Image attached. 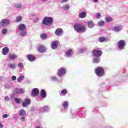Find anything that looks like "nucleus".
<instances>
[{
  "instance_id": "nucleus-1",
  "label": "nucleus",
  "mask_w": 128,
  "mask_h": 128,
  "mask_svg": "<svg viewBox=\"0 0 128 128\" xmlns=\"http://www.w3.org/2000/svg\"><path fill=\"white\" fill-rule=\"evenodd\" d=\"M74 30L76 32H85L86 31V26L80 24L76 23L74 26Z\"/></svg>"
},
{
  "instance_id": "nucleus-2",
  "label": "nucleus",
  "mask_w": 128,
  "mask_h": 128,
  "mask_svg": "<svg viewBox=\"0 0 128 128\" xmlns=\"http://www.w3.org/2000/svg\"><path fill=\"white\" fill-rule=\"evenodd\" d=\"M66 69L64 67H62L59 68L57 72V74L59 78H62L64 76H66Z\"/></svg>"
},
{
  "instance_id": "nucleus-3",
  "label": "nucleus",
  "mask_w": 128,
  "mask_h": 128,
  "mask_svg": "<svg viewBox=\"0 0 128 128\" xmlns=\"http://www.w3.org/2000/svg\"><path fill=\"white\" fill-rule=\"evenodd\" d=\"M95 73L98 76H104V68L98 67L95 70Z\"/></svg>"
},
{
  "instance_id": "nucleus-4",
  "label": "nucleus",
  "mask_w": 128,
  "mask_h": 128,
  "mask_svg": "<svg viewBox=\"0 0 128 128\" xmlns=\"http://www.w3.org/2000/svg\"><path fill=\"white\" fill-rule=\"evenodd\" d=\"M126 46V41L124 40H120L118 43V46L120 50H124V48Z\"/></svg>"
},
{
  "instance_id": "nucleus-5",
  "label": "nucleus",
  "mask_w": 128,
  "mask_h": 128,
  "mask_svg": "<svg viewBox=\"0 0 128 128\" xmlns=\"http://www.w3.org/2000/svg\"><path fill=\"white\" fill-rule=\"evenodd\" d=\"M10 23V19H3L0 21V26H8Z\"/></svg>"
},
{
  "instance_id": "nucleus-6",
  "label": "nucleus",
  "mask_w": 128,
  "mask_h": 128,
  "mask_svg": "<svg viewBox=\"0 0 128 128\" xmlns=\"http://www.w3.org/2000/svg\"><path fill=\"white\" fill-rule=\"evenodd\" d=\"M40 94L41 97L39 96L38 98V99L37 100L38 102H41V100H42V98H46V90L44 89H42L41 90Z\"/></svg>"
},
{
  "instance_id": "nucleus-7",
  "label": "nucleus",
  "mask_w": 128,
  "mask_h": 128,
  "mask_svg": "<svg viewBox=\"0 0 128 128\" xmlns=\"http://www.w3.org/2000/svg\"><path fill=\"white\" fill-rule=\"evenodd\" d=\"M92 54L96 58H100V56H102V52L100 50H93Z\"/></svg>"
},
{
  "instance_id": "nucleus-8",
  "label": "nucleus",
  "mask_w": 128,
  "mask_h": 128,
  "mask_svg": "<svg viewBox=\"0 0 128 128\" xmlns=\"http://www.w3.org/2000/svg\"><path fill=\"white\" fill-rule=\"evenodd\" d=\"M74 55V50L72 49H68L65 52V56L66 58H72Z\"/></svg>"
},
{
  "instance_id": "nucleus-9",
  "label": "nucleus",
  "mask_w": 128,
  "mask_h": 128,
  "mask_svg": "<svg viewBox=\"0 0 128 128\" xmlns=\"http://www.w3.org/2000/svg\"><path fill=\"white\" fill-rule=\"evenodd\" d=\"M38 94H40V90L38 88H34L32 90V95L33 98L34 96H38Z\"/></svg>"
},
{
  "instance_id": "nucleus-10",
  "label": "nucleus",
  "mask_w": 128,
  "mask_h": 128,
  "mask_svg": "<svg viewBox=\"0 0 128 128\" xmlns=\"http://www.w3.org/2000/svg\"><path fill=\"white\" fill-rule=\"evenodd\" d=\"M55 34L57 36H62L64 34V30L61 28H58L55 31Z\"/></svg>"
},
{
  "instance_id": "nucleus-11",
  "label": "nucleus",
  "mask_w": 128,
  "mask_h": 128,
  "mask_svg": "<svg viewBox=\"0 0 128 128\" xmlns=\"http://www.w3.org/2000/svg\"><path fill=\"white\" fill-rule=\"evenodd\" d=\"M30 104V100L28 98H26L24 102H22V106L26 108L27 106Z\"/></svg>"
},
{
  "instance_id": "nucleus-12",
  "label": "nucleus",
  "mask_w": 128,
  "mask_h": 128,
  "mask_svg": "<svg viewBox=\"0 0 128 128\" xmlns=\"http://www.w3.org/2000/svg\"><path fill=\"white\" fill-rule=\"evenodd\" d=\"M37 50L39 52L42 54L43 52H45L46 50V48L44 46H40L38 48Z\"/></svg>"
},
{
  "instance_id": "nucleus-13",
  "label": "nucleus",
  "mask_w": 128,
  "mask_h": 128,
  "mask_svg": "<svg viewBox=\"0 0 128 128\" xmlns=\"http://www.w3.org/2000/svg\"><path fill=\"white\" fill-rule=\"evenodd\" d=\"M26 58L29 62H32L36 60V56L32 54H28L26 56Z\"/></svg>"
},
{
  "instance_id": "nucleus-14",
  "label": "nucleus",
  "mask_w": 128,
  "mask_h": 128,
  "mask_svg": "<svg viewBox=\"0 0 128 128\" xmlns=\"http://www.w3.org/2000/svg\"><path fill=\"white\" fill-rule=\"evenodd\" d=\"M122 28L121 26H114L112 29L113 32H118L122 30Z\"/></svg>"
},
{
  "instance_id": "nucleus-15",
  "label": "nucleus",
  "mask_w": 128,
  "mask_h": 128,
  "mask_svg": "<svg viewBox=\"0 0 128 128\" xmlns=\"http://www.w3.org/2000/svg\"><path fill=\"white\" fill-rule=\"evenodd\" d=\"M58 41L56 40L53 42L51 45L52 50H56L58 48Z\"/></svg>"
},
{
  "instance_id": "nucleus-16",
  "label": "nucleus",
  "mask_w": 128,
  "mask_h": 128,
  "mask_svg": "<svg viewBox=\"0 0 128 128\" xmlns=\"http://www.w3.org/2000/svg\"><path fill=\"white\" fill-rule=\"evenodd\" d=\"M42 24L44 26H48V17L46 16L43 18Z\"/></svg>"
},
{
  "instance_id": "nucleus-17",
  "label": "nucleus",
  "mask_w": 128,
  "mask_h": 128,
  "mask_svg": "<svg viewBox=\"0 0 128 128\" xmlns=\"http://www.w3.org/2000/svg\"><path fill=\"white\" fill-rule=\"evenodd\" d=\"M19 36H28V32L26 30H21L20 31Z\"/></svg>"
},
{
  "instance_id": "nucleus-18",
  "label": "nucleus",
  "mask_w": 128,
  "mask_h": 128,
  "mask_svg": "<svg viewBox=\"0 0 128 128\" xmlns=\"http://www.w3.org/2000/svg\"><path fill=\"white\" fill-rule=\"evenodd\" d=\"M8 66L10 70H14L16 68V64L14 63H9L8 64Z\"/></svg>"
},
{
  "instance_id": "nucleus-19",
  "label": "nucleus",
  "mask_w": 128,
  "mask_h": 128,
  "mask_svg": "<svg viewBox=\"0 0 128 128\" xmlns=\"http://www.w3.org/2000/svg\"><path fill=\"white\" fill-rule=\"evenodd\" d=\"M24 92V90L22 88H16L14 90V92L15 94H23V92Z\"/></svg>"
},
{
  "instance_id": "nucleus-20",
  "label": "nucleus",
  "mask_w": 128,
  "mask_h": 128,
  "mask_svg": "<svg viewBox=\"0 0 128 128\" xmlns=\"http://www.w3.org/2000/svg\"><path fill=\"white\" fill-rule=\"evenodd\" d=\"M86 14H87L86 12H82L78 14V16L80 18H86Z\"/></svg>"
},
{
  "instance_id": "nucleus-21",
  "label": "nucleus",
  "mask_w": 128,
  "mask_h": 128,
  "mask_svg": "<svg viewBox=\"0 0 128 128\" xmlns=\"http://www.w3.org/2000/svg\"><path fill=\"white\" fill-rule=\"evenodd\" d=\"M18 28L20 31V30H26V25H24V24H20L18 26Z\"/></svg>"
},
{
  "instance_id": "nucleus-22",
  "label": "nucleus",
  "mask_w": 128,
  "mask_h": 128,
  "mask_svg": "<svg viewBox=\"0 0 128 128\" xmlns=\"http://www.w3.org/2000/svg\"><path fill=\"white\" fill-rule=\"evenodd\" d=\"M26 114V112L24 110L22 109L19 111L20 116H24Z\"/></svg>"
},
{
  "instance_id": "nucleus-23",
  "label": "nucleus",
  "mask_w": 128,
  "mask_h": 128,
  "mask_svg": "<svg viewBox=\"0 0 128 128\" xmlns=\"http://www.w3.org/2000/svg\"><path fill=\"white\" fill-rule=\"evenodd\" d=\"M9 50H10L8 49V47H4L2 49V54L4 56H6V54H8V52Z\"/></svg>"
},
{
  "instance_id": "nucleus-24",
  "label": "nucleus",
  "mask_w": 128,
  "mask_h": 128,
  "mask_svg": "<svg viewBox=\"0 0 128 128\" xmlns=\"http://www.w3.org/2000/svg\"><path fill=\"white\" fill-rule=\"evenodd\" d=\"M54 24V18L52 17H48V28H52V27H50V26H52Z\"/></svg>"
},
{
  "instance_id": "nucleus-25",
  "label": "nucleus",
  "mask_w": 128,
  "mask_h": 128,
  "mask_svg": "<svg viewBox=\"0 0 128 128\" xmlns=\"http://www.w3.org/2000/svg\"><path fill=\"white\" fill-rule=\"evenodd\" d=\"M88 27L90 28H92L94 26V22L92 21H89L88 22Z\"/></svg>"
},
{
  "instance_id": "nucleus-26",
  "label": "nucleus",
  "mask_w": 128,
  "mask_h": 128,
  "mask_svg": "<svg viewBox=\"0 0 128 128\" xmlns=\"http://www.w3.org/2000/svg\"><path fill=\"white\" fill-rule=\"evenodd\" d=\"M92 62L94 64H98V62H100V57L94 58L92 60Z\"/></svg>"
},
{
  "instance_id": "nucleus-27",
  "label": "nucleus",
  "mask_w": 128,
  "mask_h": 128,
  "mask_svg": "<svg viewBox=\"0 0 128 128\" xmlns=\"http://www.w3.org/2000/svg\"><path fill=\"white\" fill-rule=\"evenodd\" d=\"M48 106H44V107H42L40 109V111L41 112H46L48 110Z\"/></svg>"
},
{
  "instance_id": "nucleus-28",
  "label": "nucleus",
  "mask_w": 128,
  "mask_h": 128,
  "mask_svg": "<svg viewBox=\"0 0 128 128\" xmlns=\"http://www.w3.org/2000/svg\"><path fill=\"white\" fill-rule=\"evenodd\" d=\"M70 6L69 4H66L62 7L64 10H70Z\"/></svg>"
},
{
  "instance_id": "nucleus-29",
  "label": "nucleus",
  "mask_w": 128,
  "mask_h": 128,
  "mask_svg": "<svg viewBox=\"0 0 128 128\" xmlns=\"http://www.w3.org/2000/svg\"><path fill=\"white\" fill-rule=\"evenodd\" d=\"M68 102L65 101L62 104V107L64 108V110H66L68 108Z\"/></svg>"
},
{
  "instance_id": "nucleus-30",
  "label": "nucleus",
  "mask_w": 128,
  "mask_h": 128,
  "mask_svg": "<svg viewBox=\"0 0 128 128\" xmlns=\"http://www.w3.org/2000/svg\"><path fill=\"white\" fill-rule=\"evenodd\" d=\"M18 58L16 54H12L9 56V58L10 60H16Z\"/></svg>"
},
{
  "instance_id": "nucleus-31",
  "label": "nucleus",
  "mask_w": 128,
  "mask_h": 128,
  "mask_svg": "<svg viewBox=\"0 0 128 128\" xmlns=\"http://www.w3.org/2000/svg\"><path fill=\"white\" fill-rule=\"evenodd\" d=\"M46 38H48V36L46 34H40V38H41L42 40H46Z\"/></svg>"
},
{
  "instance_id": "nucleus-32",
  "label": "nucleus",
  "mask_w": 128,
  "mask_h": 128,
  "mask_svg": "<svg viewBox=\"0 0 128 128\" xmlns=\"http://www.w3.org/2000/svg\"><path fill=\"white\" fill-rule=\"evenodd\" d=\"M68 94V91L66 90H62L61 92H60V96H66Z\"/></svg>"
},
{
  "instance_id": "nucleus-33",
  "label": "nucleus",
  "mask_w": 128,
  "mask_h": 128,
  "mask_svg": "<svg viewBox=\"0 0 128 128\" xmlns=\"http://www.w3.org/2000/svg\"><path fill=\"white\" fill-rule=\"evenodd\" d=\"M24 76H20L18 79L17 82H21L22 80H24Z\"/></svg>"
},
{
  "instance_id": "nucleus-34",
  "label": "nucleus",
  "mask_w": 128,
  "mask_h": 128,
  "mask_svg": "<svg viewBox=\"0 0 128 128\" xmlns=\"http://www.w3.org/2000/svg\"><path fill=\"white\" fill-rule=\"evenodd\" d=\"M106 41V38L104 37H100L98 39L100 42H104Z\"/></svg>"
},
{
  "instance_id": "nucleus-35",
  "label": "nucleus",
  "mask_w": 128,
  "mask_h": 128,
  "mask_svg": "<svg viewBox=\"0 0 128 128\" xmlns=\"http://www.w3.org/2000/svg\"><path fill=\"white\" fill-rule=\"evenodd\" d=\"M16 104H20L22 102V99L16 98L14 99Z\"/></svg>"
},
{
  "instance_id": "nucleus-36",
  "label": "nucleus",
  "mask_w": 128,
  "mask_h": 128,
  "mask_svg": "<svg viewBox=\"0 0 128 128\" xmlns=\"http://www.w3.org/2000/svg\"><path fill=\"white\" fill-rule=\"evenodd\" d=\"M50 80H51L52 82H58V78L57 77H56V76H51L50 78Z\"/></svg>"
},
{
  "instance_id": "nucleus-37",
  "label": "nucleus",
  "mask_w": 128,
  "mask_h": 128,
  "mask_svg": "<svg viewBox=\"0 0 128 128\" xmlns=\"http://www.w3.org/2000/svg\"><path fill=\"white\" fill-rule=\"evenodd\" d=\"M105 20L106 22H112V18L110 16L106 17Z\"/></svg>"
},
{
  "instance_id": "nucleus-38",
  "label": "nucleus",
  "mask_w": 128,
  "mask_h": 128,
  "mask_svg": "<svg viewBox=\"0 0 128 128\" xmlns=\"http://www.w3.org/2000/svg\"><path fill=\"white\" fill-rule=\"evenodd\" d=\"M2 34L6 35V32H8V29L6 28H4L2 30Z\"/></svg>"
},
{
  "instance_id": "nucleus-39",
  "label": "nucleus",
  "mask_w": 128,
  "mask_h": 128,
  "mask_svg": "<svg viewBox=\"0 0 128 128\" xmlns=\"http://www.w3.org/2000/svg\"><path fill=\"white\" fill-rule=\"evenodd\" d=\"M22 4H16V8H18V9L22 8Z\"/></svg>"
},
{
  "instance_id": "nucleus-40",
  "label": "nucleus",
  "mask_w": 128,
  "mask_h": 128,
  "mask_svg": "<svg viewBox=\"0 0 128 128\" xmlns=\"http://www.w3.org/2000/svg\"><path fill=\"white\" fill-rule=\"evenodd\" d=\"M18 66L19 68H24V64H22V62L18 63Z\"/></svg>"
},
{
  "instance_id": "nucleus-41",
  "label": "nucleus",
  "mask_w": 128,
  "mask_h": 128,
  "mask_svg": "<svg viewBox=\"0 0 128 128\" xmlns=\"http://www.w3.org/2000/svg\"><path fill=\"white\" fill-rule=\"evenodd\" d=\"M98 26H104V21H100L98 22Z\"/></svg>"
},
{
  "instance_id": "nucleus-42",
  "label": "nucleus",
  "mask_w": 128,
  "mask_h": 128,
  "mask_svg": "<svg viewBox=\"0 0 128 128\" xmlns=\"http://www.w3.org/2000/svg\"><path fill=\"white\" fill-rule=\"evenodd\" d=\"M86 50V48H80L78 50V52H84Z\"/></svg>"
},
{
  "instance_id": "nucleus-43",
  "label": "nucleus",
  "mask_w": 128,
  "mask_h": 128,
  "mask_svg": "<svg viewBox=\"0 0 128 128\" xmlns=\"http://www.w3.org/2000/svg\"><path fill=\"white\" fill-rule=\"evenodd\" d=\"M22 20V17L21 16H18L16 18V22H20Z\"/></svg>"
},
{
  "instance_id": "nucleus-44",
  "label": "nucleus",
  "mask_w": 128,
  "mask_h": 128,
  "mask_svg": "<svg viewBox=\"0 0 128 128\" xmlns=\"http://www.w3.org/2000/svg\"><path fill=\"white\" fill-rule=\"evenodd\" d=\"M20 120L21 122H24V120H26V117L24 116H22L20 118Z\"/></svg>"
},
{
  "instance_id": "nucleus-45",
  "label": "nucleus",
  "mask_w": 128,
  "mask_h": 128,
  "mask_svg": "<svg viewBox=\"0 0 128 128\" xmlns=\"http://www.w3.org/2000/svg\"><path fill=\"white\" fill-rule=\"evenodd\" d=\"M96 18H100V14L98 13L96 16Z\"/></svg>"
},
{
  "instance_id": "nucleus-46",
  "label": "nucleus",
  "mask_w": 128,
  "mask_h": 128,
  "mask_svg": "<svg viewBox=\"0 0 128 128\" xmlns=\"http://www.w3.org/2000/svg\"><path fill=\"white\" fill-rule=\"evenodd\" d=\"M4 100L6 101L10 100V97L8 96H6L4 97Z\"/></svg>"
},
{
  "instance_id": "nucleus-47",
  "label": "nucleus",
  "mask_w": 128,
  "mask_h": 128,
  "mask_svg": "<svg viewBox=\"0 0 128 128\" xmlns=\"http://www.w3.org/2000/svg\"><path fill=\"white\" fill-rule=\"evenodd\" d=\"M39 20H40V18H36L34 20V22H35V23L38 22Z\"/></svg>"
},
{
  "instance_id": "nucleus-48",
  "label": "nucleus",
  "mask_w": 128,
  "mask_h": 128,
  "mask_svg": "<svg viewBox=\"0 0 128 128\" xmlns=\"http://www.w3.org/2000/svg\"><path fill=\"white\" fill-rule=\"evenodd\" d=\"M16 80V76H12V80Z\"/></svg>"
},
{
  "instance_id": "nucleus-49",
  "label": "nucleus",
  "mask_w": 128,
  "mask_h": 128,
  "mask_svg": "<svg viewBox=\"0 0 128 128\" xmlns=\"http://www.w3.org/2000/svg\"><path fill=\"white\" fill-rule=\"evenodd\" d=\"M2 117L4 118H8V114H3Z\"/></svg>"
},
{
  "instance_id": "nucleus-50",
  "label": "nucleus",
  "mask_w": 128,
  "mask_h": 128,
  "mask_svg": "<svg viewBox=\"0 0 128 128\" xmlns=\"http://www.w3.org/2000/svg\"><path fill=\"white\" fill-rule=\"evenodd\" d=\"M34 110H36L35 107H32L31 108V112H34Z\"/></svg>"
},
{
  "instance_id": "nucleus-51",
  "label": "nucleus",
  "mask_w": 128,
  "mask_h": 128,
  "mask_svg": "<svg viewBox=\"0 0 128 128\" xmlns=\"http://www.w3.org/2000/svg\"><path fill=\"white\" fill-rule=\"evenodd\" d=\"M70 0H62V2H68Z\"/></svg>"
},
{
  "instance_id": "nucleus-52",
  "label": "nucleus",
  "mask_w": 128,
  "mask_h": 128,
  "mask_svg": "<svg viewBox=\"0 0 128 128\" xmlns=\"http://www.w3.org/2000/svg\"><path fill=\"white\" fill-rule=\"evenodd\" d=\"M4 128V125L2 124V123L0 122V128Z\"/></svg>"
},
{
  "instance_id": "nucleus-53",
  "label": "nucleus",
  "mask_w": 128,
  "mask_h": 128,
  "mask_svg": "<svg viewBox=\"0 0 128 128\" xmlns=\"http://www.w3.org/2000/svg\"><path fill=\"white\" fill-rule=\"evenodd\" d=\"M92 0V2H96V3L98 2V0Z\"/></svg>"
},
{
  "instance_id": "nucleus-54",
  "label": "nucleus",
  "mask_w": 128,
  "mask_h": 128,
  "mask_svg": "<svg viewBox=\"0 0 128 128\" xmlns=\"http://www.w3.org/2000/svg\"><path fill=\"white\" fill-rule=\"evenodd\" d=\"M74 116H76L75 114H72V118H74Z\"/></svg>"
},
{
  "instance_id": "nucleus-55",
  "label": "nucleus",
  "mask_w": 128,
  "mask_h": 128,
  "mask_svg": "<svg viewBox=\"0 0 128 128\" xmlns=\"http://www.w3.org/2000/svg\"><path fill=\"white\" fill-rule=\"evenodd\" d=\"M10 98H14V94H11V95H10Z\"/></svg>"
},
{
  "instance_id": "nucleus-56",
  "label": "nucleus",
  "mask_w": 128,
  "mask_h": 128,
  "mask_svg": "<svg viewBox=\"0 0 128 128\" xmlns=\"http://www.w3.org/2000/svg\"><path fill=\"white\" fill-rule=\"evenodd\" d=\"M8 84H6L4 86V88H8Z\"/></svg>"
},
{
  "instance_id": "nucleus-57",
  "label": "nucleus",
  "mask_w": 128,
  "mask_h": 128,
  "mask_svg": "<svg viewBox=\"0 0 128 128\" xmlns=\"http://www.w3.org/2000/svg\"><path fill=\"white\" fill-rule=\"evenodd\" d=\"M36 128H42L40 126H38L36 127Z\"/></svg>"
},
{
  "instance_id": "nucleus-58",
  "label": "nucleus",
  "mask_w": 128,
  "mask_h": 128,
  "mask_svg": "<svg viewBox=\"0 0 128 128\" xmlns=\"http://www.w3.org/2000/svg\"><path fill=\"white\" fill-rule=\"evenodd\" d=\"M43 2H46L48 0H42Z\"/></svg>"
},
{
  "instance_id": "nucleus-59",
  "label": "nucleus",
  "mask_w": 128,
  "mask_h": 128,
  "mask_svg": "<svg viewBox=\"0 0 128 128\" xmlns=\"http://www.w3.org/2000/svg\"><path fill=\"white\" fill-rule=\"evenodd\" d=\"M2 77H0V80H2Z\"/></svg>"
},
{
  "instance_id": "nucleus-60",
  "label": "nucleus",
  "mask_w": 128,
  "mask_h": 128,
  "mask_svg": "<svg viewBox=\"0 0 128 128\" xmlns=\"http://www.w3.org/2000/svg\"><path fill=\"white\" fill-rule=\"evenodd\" d=\"M0 26H2V25H0Z\"/></svg>"
}]
</instances>
